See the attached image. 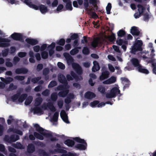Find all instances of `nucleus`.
Segmentation results:
<instances>
[{
	"mask_svg": "<svg viewBox=\"0 0 156 156\" xmlns=\"http://www.w3.org/2000/svg\"><path fill=\"white\" fill-rule=\"evenodd\" d=\"M41 99L40 98H37L36 99L34 104L35 107L33 109V111L34 113L40 115L42 114L43 113V109H50L52 112H54L55 111V109L53 106L52 103H48L47 107H45L44 106L41 108L40 106V105L41 102Z\"/></svg>",
	"mask_w": 156,
	"mask_h": 156,
	"instance_id": "f257e3e1",
	"label": "nucleus"
},
{
	"mask_svg": "<svg viewBox=\"0 0 156 156\" xmlns=\"http://www.w3.org/2000/svg\"><path fill=\"white\" fill-rule=\"evenodd\" d=\"M34 127L35 129L38 131L40 134L34 133V135L37 138L42 140L44 139V137H46L50 138L51 140H54L55 139H52L51 137L53 136L52 134L50 132L46 130H44L43 129L40 127L39 125L37 124L34 125Z\"/></svg>",
	"mask_w": 156,
	"mask_h": 156,
	"instance_id": "f03ea898",
	"label": "nucleus"
},
{
	"mask_svg": "<svg viewBox=\"0 0 156 156\" xmlns=\"http://www.w3.org/2000/svg\"><path fill=\"white\" fill-rule=\"evenodd\" d=\"M55 43L52 42L50 44L48 45L46 44H43L41 47L39 45H36L34 47L33 50L36 52H38L40 50L43 51L46 49L48 51L49 55L51 56L54 53V49L55 47Z\"/></svg>",
	"mask_w": 156,
	"mask_h": 156,
	"instance_id": "7ed1b4c3",
	"label": "nucleus"
},
{
	"mask_svg": "<svg viewBox=\"0 0 156 156\" xmlns=\"http://www.w3.org/2000/svg\"><path fill=\"white\" fill-rule=\"evenodd\" d=\"M63 55L66 59L67 64L69 65L72 64L73 68L75 70L77 73L79 74H81L82 73V70L80 66L77 64L73 63V60L68 53H65Z\"/></svg>",
	"mask_w": 156,
	"mask_h": 156,
	"instance_id": "20e7f679",
	"label": "nucleus"
},
{
	"mask_svg": "<svg viewBox=\"0 0 156 156\" xmlns=\"http://www.w3.org/2000/svg\"><path fill=\"white\" fill-rule=\"evenodd\" d=\"M119 88L117 84L113 85L109 91L106 94V97L108 98H114L117 95H120V91Z\"/></svg>",
	"mask_w": 156,
	"mask_h": 156,
	"instance_id": "39448f33",
	"label": "nucleus"
},
{
	"mask_svg": "<svg viewBox=\"0 0 156 156\" xmlns=\"http://www.w3.org/2000/svg\"><path fill=\"white\" fill-rule=\"evenodd\" d=\"M73 140L80 143L75 146V147L77 149L80 150H84L87 148V144L84 139L79 137H76L73 138Z\"/></svg>",
	"mask_w": 156,
	"mask_h": 156,
	"instance_id": "423d86ee",
	"label": "nucleus"
},
{
	"mask_svg": "<svg viewBox=\"0 0 156 156\" xmlns=\"http://www.w3.org/2000/svg\"><path fill=\"white\" fill-rule=\"evenodd\" d=\"M83 4L84 8L87 11H91L93 9L90 5L92 4L94 7V10L97 9V6L96 5L97 1L96 0H83Z\"/></svg>",
	"mask_w": 156,
	"mask_h": 156,
	"instance_id": "0eeeda50",
	"label": "nucleus"
},
{
	"mask_svg": "<svg viewBox=\"0 0 156 156\" xmlns=\"http://www.w3.org/2000/svg\"><path fill=\"white\" fill-rule=\"evenodd\" d=\"M142 41L140 40L138 38L136 39L133 44L131 49V52L132 53L134 54L136 51H141L142 50Z\"/></svg>",
	"mask_w": 156,
	"mask_h": 156,
	"instance_id": "6e6552de",
	"label": "nucleus"
},
{
	"mask_svg": "<svg viewBox=\"0 0 156 156\" xmlns=\"http://www.w3.org/2000/svg\"><path fill=\"white\" fill-rule=\"evenodd\" d=\"M57 148L53 151L52 153H61L62 154L61 156H75L76 155L74 153H71L69 152L67 153L66 150L62 149L61 148V146L59 144H57Z\"/></svg>",
	"mask_w": 156,
	"mask_h": 156,
	"instance_id": "1a4fd4ad",
	"label": "nucleus"
},
{
	"mask_svg": "<svg viewBox=\"0 0 156 156\" xmlns=\"http://www.w3.org/2000/svg\"><path fill=\"white\" fill-rule=\"evenodd\" d=\"M69 88L68 86L65 85L64 86H60L58 87V90H62V91L59 92L58 94V95L61 97H65L69 92V90L68 89Z\"/></svg>",
	"mask_w": 156,
	"mask_h": 156,
	"instance_id": "9d476101",
	"label": "nucleus"
},
{
	"mask_svg": "<svg viewBox=\"0 0 156 156\" xmlns=\"http://www.w3.org/2000/svg\"><path fill=\"white\" fill-rule=\"evenodd\" d=\"M27 96L26 94H23L20 95V94H18L13 95L12 98V100L14 101L17 102H22L24 100L25 97Z\"/></svg>",
	"mask_w": 156,
	"mask_h": 156,
	"instance_id": "9b49d317",
	"label": "nucleus"
},
{
	"mask_svg": "<svg viewBox=\"0 0 156 156\" xmlns=\"http://www.w3.org/2000/svg\"><path fill=\"white\" fill-rule=\"evenodd\" d=\"M144 59L146 60V61L148 62V63H151L152 65V66L153 68V73L156 74V59H152L151 60H149V58L146 57L145 56H143Z\"/></svg>",
	"mask_w": 156,
	"mask_h": 156,
	"instance_id": "f8f14e48",
	"label": "nucleus"
},
{
	"mask_svg": "<svg viewBox=\"0 0 156 156\" xmlns=\"http://www.w3.org/2000/svg\"><path fill=\"white\" fill-rule=\"evenodd\" d=\"M1 80L4 82L3 83L2 82H0V88L3 89L4 88L5 86V83L6 84H8L9 82H10L13 80L12 78L9 77L6 78L5 79L2 77H0Z\"/></svg>",
	"mask_w": 156,
	"mask_h": 156,
	"instance_id": "ddd939ff",
	"label": "nucleus"
},
{
	"mask_svg": "<svg viewBox=\"0 0 156 156\" xmlns=\"http://www.w3.org/2000/svg\"><path fill=\"white\" fill-rule=\"evenodd\" d=\"M67 80H71L75 79L76 80H78L82 79V77L80 76H76L74 73L72 72L70 74H68L66 76Z\"/></svg>",
	"mask_w": 156,
	"mask_h": 156,
	"instance_id": "4468645a",
	"label": "nucleus"
},
{
	"mask_svg": "<svg viewBox=\"0 0 156 156\" xmlns=\"http://www.w3.org/2000/svg\"><path fill=\"white\" fill-rule=\"evenodd\" d=\"M12 38L14 40L20 41L23 37L22 34L15 33L11 35Z\"/></svg>",
	"mask_w": 156,
	"mask_h": 156,
	"instance_id": "2eb2a0df",
	"label": "nucleus"
},
{
	"mask_svg": "<svg viewBox=\"0 0 156 156\" xmlns=\"http://www.w3.org/2000/svg\"><path fill=\"white\" fill-rule=\"evenodd\" d=\"M116 80V77L115 76H112L108 80L103 82L104 84H109L113 83L115 82Z\"/></svg>",
	"mask_w": 156,
	"mask_h": 156,
	"instance_id": "dca6fc26",
	"label": "nucleus"
},
{
	"mask_svg": "<svg viewBox=\"0 0 156 156\" xmlns=\"http://www.w3.org/2000/svg\"><path fill=\"white\" fill-rule=\"evenodd\" d=\"M60 116L62 120L66 123H69V121L68 120V116L65 112L62 110L60 113Z\"/></svg>",
	"mask_w": 156,
	"mask_h": 156,
	"instance_id": "f3484780",
	"label": "nucleus"
},
{
	"mask_svg": "<svg viewBox=\"0 0 156 156\" xmlns=\"http://www.w3.org/2000/svg\"><path fill=\"white\" fill-rule=\"evenodd\" d=\"M116 43L122 46V48L124 51H126V45L127 44L126 41H123L122 40L119 39L117 41Z\"/></svg>",
	"mask_w": 156,
	"mask_h": 156,
	"instance_id": "a211bd4d",
	"label": "nucleus"
},
{
	"mask_svg": "<svg viewBox=\"0 0 156 156\" xmlns=\"http://www.w3.org/2000/svg\"><path fill=\"white\" fill-rule=\"evenodd\" d=\"M25 41L27 43L32 45L37 44L38 42L37 40L30 38H27L26 39Z\"/></svg>",
	"mask_w": 156,
	"mask_h": 156,
	"instance_id": "6ab92c4d",
	"label": "nucleus"
},
{
	"mask_svg": "<svg viewBox=\"0 0 156 156\" xmlns=\"http://www.w3.org/2000/svg\"><path fill=\"white\" fill-rule=\"evenodd\" d=\"M9 40L8 39L0 38V47H6L8 44Z\"/></svg>",
	"mask_w": 156,
	"mask_h": 156,
	"instance_id": "aec40b11",
	"label": "nucleus"
},
{
	"mask_svg": "<svg viewBox=\"0 0 156 156\" xmlns=\"http://www.w3.org/2000/svg\"><path fill=\"white\" fill-rule=\"evenodd\" d=\"M95 94L93 92H87L84 95L85 98L88 99H91L95 97Z\"/></svg>",
	"mask_w": 156,
	"mask_h": 156,
	"instance_id": "412c9836",
	"label": "nucleus"
},
{
	"mask_svg": "<svg viewBox=\"0 0 156 156\" xmlns=\"http://www.w3.org/2000/svg\"><path fill=\"white\" fill-rule=\"evenodd\" d=\"M109 73L107 71H103L100 77V79L101 80H103L107 78L109 75Z\"/></svg>",
	"mask_w": 156,
	"mask_h": 156,
	"instance_id": "4be33fe9",
	"label": "nucleus"
},
{
	"mask_svg": "<svg viewBox=\"0 0 156 156\" xmlns=\"http://www.w3.org/2000/svg\"><path fill=\"white\" fill-rule=\"evenodd\" d=\"M64 2L66 3V8L69 10L71 11L72 10L73 7L72 5L71 2L70 0H63Z\"/></svg>",
	"mask_w": 156,
	"mask_h": 156,
	"instance_id": "5701e85b",
	"label": "nucleus"
},
{
	"mask_svg": "<svg viewBox=\"0 0 156 156\" xmlns=\"http://www.w3.org/2000/svg\"><path fill=\"white\" fill-rule=\"evenodd\" d=\"M101 43L102 41H101V39L99 38H97L94 39L91 45L93 47L95 48L97 46L98 44H101Z\"/></svg>",
	"mask_w": 156,
	"mask_h": 156,
	"instance_id": "b1692460",
	"label": "nucleus"
},
{
	"mask_svg": "<svg viewBox=\"0 0 156 156\" xmlns=\"http://www.w3.org/2000/svg\"><path fill=\"white\" fill-rule=\"evenodd\" d=\"M131 62L133 66L137 69L140 66L139 61L136 58H133L131 60Z\"/></svg>",
	"mask_w": 156,
	"mask_h": 156,
	"instance_id": "393cba45",
	"label": "nucleus"
},
{
	"mask_svg": "<svg viewBox=\"0 0 156 156\" xmlns=\"http://www.w3.org/2000/svg\"><path fill=\"white\" fill-rule=\"evenodd\" d=\"M58 112H55L53 117H50V121L52 122H56L58 120Z\"/></svg>",
	"mask_w": 156,
	"mask_h": 156,
	"instance_id": "a878e982",
	"label": "nucleus"
},
{
	"mask_svg": "<svg viewBox=\"0 0 156 156\" xmlns=\"http://www.w3.org/2000/svg\"><path fill=\"white\" fill-rule=\"evenodd\" d=\"M131 33L133 35H137L139 34V31L137 27H133L130 30Z\"/></svg>",
	"mask_w": 156,
	"mask_h": 156,
	"instance_id": "bb28decb",
	"label": "nucleus"
},
{
	"mask_svg": "<svg viewBox=\"0 0 156 156\" xmlns=\"http://www.w3.org/2000/svg\"><path fill=\"white\" fill-rule=\"evenodd\" d=\"M90 78L89 80V83L91 86L94 85L95 82H93V80L95 79L96 78V76L94 74H90Z\"/></svg>",
	"mask_w": 156,
	"mask_h": 156,
	"instance_id": "cd10ccee",
	"label": "nucleus"
},
{
	"mask_svg": "<svg viewBox=\"0 0 156 156\" xmlns=\"http://www.w3.org/2000/svg\"><path fill=\"white\" fill-rule=\"evenodd\" d=\"M94 66L92 68V70L93 72H96L99 70L100 67L98 63L96 61L93 62Z\"/></svg>",
	"mask_w": 156,
	"mask_h": 156,
	"instance_id": "c85d7f7f",
	"label": "nucleus"
},
{
	"mask_svg": "<svg viewBox=\"0 0 156 156\" xmlns=\"http://www.w3.org/2000/svg\"><path fill=\"white\" fill-rule=\"evenodd\" d=\"M137 69L138 71L140 72L146 74H148L149 73V71L147 69L144 68L141 65Z\"/></svg>",
	"mask_w": 156,
	"mask_h": 156,
	"instance_id": "c756f323",
	"label": "nucleus"
},
{
	"mask_svg": "<svg viewBox=\"0 0 156 156\" xmlns=\"http://www.w3.org/2000/svg\"><path fill=\"white\" fill-rule=\"evenodd\" d=\"M19 139V136L18 135H16L14 136H12L10 140H7V136H6L5 137V140L9 142H14L15 141Z\"/></svg>",
	"mask_w": 156,
	"mask_h": 156,
	"instance_id": "7c9ffc66",
	"label": "nucleus"
},
{
	"mask_svg": "<svg viewBox=\"0 0 156 156\" xmlns=\"http://www.w3.org/2000/svg\"><path fill=\"white\" fill-rule=\"evenodd\" d=\"M121 80L124 87H126L129 86V82L127 79L125 78H121Z\"/></svg>",
	"mask_w": 156,
	"mask_h": 156,
	"instance_id": "2f4dec72",
	"label": "nucleus"
},
{
	"mask_svg": "<svg viewBox=\"0 0 156 156\" xmlns=\"http://www.w3.org/2000/svg\"><path fill=\"white\" fill-rule=\"evenodd\" d=\"M47 48L46 50L41 51V57L43 59L47 58L48 57V51L47 50Z\"/></svg>",
	"mask_w": 156,
	"mask_h": 156,
	"instance_id": "473e14b6",
	"label": "nucleus"
},
{
	"mask_svg": "<svg viewBox=\"0 0 156 156\" xmlns=\"http://www.w3.org/2000/svg\"><path fill=\"white\" fill-rule=\"evenodd\" d=\"M64 143L69 147H72L74 145V141L69 139L66 140L65 141Z\"/></svg>",
	"mask_w": 156,
	"mask_h": 156,
	"instance_id": "72a5a7b5",
	"label": "nucleus"
},
{
	"mask_svg": "<svg viewBox=\"0 0 156 156\" xmlns=\"http://www.w3.org/2000/svg\"><path fill=\"white\" fill-rule=\"evenodd\" d=\"M8 132H13V133H15L20 135H22V132L18 130V129H14L12 128H10L8 129Z\"/></svg>",
	"mask_w": 156,
	"mask_h": 156,
	"instance_id": "f704fd0d",
	"label": "nucleus"
},
{
	"mask_svg": "<svg viewBox=\"0 0 156 156\" xmlns=\"http://www.w3.org/2000/svg\"><path fill=\"white\" fill-rule=\"evenodd\" d=\"M58 80L60 82L65 83L66 79L65 77L62 74H60L58 77Z\"/></svg>",
	"mask_w": 156,
	"mask_h": 156,
	"instance_id": "c9c22d12",
	"label": "nucleus"
},
{
	"mask_svg": "<svg viewBox=\"0 0 156 156\" xmlns=\"http://www.w3.org/2000/svg\"><path fill=\"white\" fill-rule=\"evenodd\" d=\"M148 48H150V50L151 51L152 56H154L155 54L154 53L155 52V51L154 49L152 43H149L148 44Z\"/></svg>",
	"mask_w": 156,
	"mask_h": 156,
	"instance_id": "e433bc0d",
	"label": "nucleus"
},
{
	"mask_svg": "<svg viewBox=\"0 0 156 156\" xmlns=\"http://www.w3.org/2000/svg\"><path fill=\"white\" fill-rule=\"evenodd\" d=\"M80 47H78L72 49L70 51V54L72 55H74L77 54L78 52V49H80Z\"/></svg>",
	"mask_w": 156,
	"mask_h": 156,
	"instance_id": "4c0bfd02",
	"label": "nucleus"
},
{
	"mask_svg": "<svg viewBox=\"0 0 156 156\" xmlns=\"http://www.w3.org/2000/svg\"><path fill=\"white\" fill-rule=\"evenodd\" d=\"M27 72V70L26 69H17L16 70V73L17 74L25 73Z\"/></svg>",
	"mask_w": 156,
	"mask_h": 156,
	"instance_id": "58836bf2",
	"label": "nucleus"
},
{
	"mask_svg": "<svg viewBox=\"0 0 156 156\" xmlns=\"http://www.w3.org/2000/svg\"><path fill=\"white\" fill-rule=\"evenodd\" d=\"M98 104V101H94L92 102H91L90 104V105L92 108L97 107V105Z\"/></svg>",
	"mask_w": 156,
	"mask_h": 156,
	"instance_id": "ea45409f",
	"label": "nucleus"
},
{
	"mask_svg": "<svg viewBox=\"0 0 156 156\" xmlns=\"http://www.w3.org/2000/svg\"><path fill=\"white\" fill-rule=\"evenodd\" d=\"M34 150V147L32 144H29L28 147V151L30 153L33 152Z\"/></svg>",
	"mask_w": 156,
	"mask_h": 156,
	"instance_id": "a19ab883",
	"label": "nucleus"
},
{
	"mask_svg": "<svg viewBox=\"0 0 156 156\" xmlns=\"http://www.w3.org/2000/svg\"><path fill=\"white\" fill-rule=\"evenodd\" d=\"M33 99V98L32 97H28L26 100L25 101V104L26 105H28L30 104L31 102Z\"/></svg>",
	"mask_w": 156,
	"mask_h": 156,
	"instance_id": "79ce46f5",
	"label": "nucleus"
},
{
	"mask_svg": "<svg viewBox=\"0 0 156 156\" xmlns=\"http://www.w3.org/2000/svg\"><path fill=\"white\" fill-rule=\"evenodd\" d=\"M56 43L61 46H63L65 43V40L63 39H61L58 41H57Z\"/></svg>",
	"mask_w": 156,
	"mask_h": 156,
	"instance_id": "37998d69",
	"label": "nucleus"
},
{
	"mask_svg": "<svg viewBox=\"0 0 156 156\" xmlns=\"http://www.w3.org/2000/svg\"><path fill=\"white\" fill-rule=\"evenodd\" d=\"M98 90L102 94H104L105 91V87L102 86H99L98 88Z\"/></svg>",
	"mask_w": 156,
	"mask_h": 156,
	"instance_id": "c03bdc74",
	"label": "nucleus"
},
{
	"mask_svg": "<svg viewBox=\"0 0 156 156\" xmlns=\"http://www.w3.org/2000/svg\"><path fill=\"white\" fill-rule=\"evenodd\" d=\"M63 5L62 4H59L57 7L55 12L59 13L61 12L62 9H63Z\"/></svg>",
	"mask_w": 156,
	"mask_h": 156,
	"instance_id": "a18cd8bd",
	"label": "nucleus"
},
{
	"mask_svg": "<svg viewBox=\"0 0 156 156\" xmlns=\"http://www.w3.org/2000/svg\"><path fill=\"white\" fill-rule=\"evenodd\" d=\"M138 10L140 14L142 13L144 10V8L141 5H137Z\"/></svg>",
	"mask_w": 156,
	"mask_h": 156,
	"instance_id": "49530a36",
	"label": "nucleus"
},
{
	"mask_svg": "<svg viewBox=\"0 0 156 156\" xmlns=\"http://www.w3.org/2000/svg\"><path fill=\"white\" fill-rule=\"evenodd\" d=\"M112 8L111 5L110 3H108L106 8V12L107 14H110V11Z\"/></svg>",
	"mask_w": 156,
	"mask_h": 156,
	"instance_id": "de8ad7c7",
	"label": "nucleus"
},
{
	"mask_svg": "<svg viewBox=\"0 0 156 156\" xmlns=\"http://www.w3.org/2000/svg\"><path fill=\"white\" fill-rule=\"evenodd\" d=\"M57 94L55 93L52 94L51 95V99L53 101H55L57 99Z\"/></svg>",
	"mask_w": 156,
	"mask_h": 156,
	"instance_id": "09e8293b",
	"label": "nucleus"
},
{
	"mask_svg": "<svg viewBox=\"0 0 156 156\" xmlns=\"http://www.w3.org/2000/svg\"><path fill=\"white\" fill-rule=\"evenodd\" d=\"M108 38L110 41H113L115 39V34H112L111 35L108 37Z\"/></svg>",
	"mask_w": 156,
	"mask_h": 156,
	"instance_id": "8fccbe9b",
	"label": "nucleus"
},
{
	"mask_svg": "<svg viewBox=\"0 0 156 156\" xmlns=\"http://www.w3.org/2000/svg\"><path fill=\"white\" fill-rule=\"evenodd\" d=\"M57 65L58 67L61 69H64L65 68V65L61 62H58L57 64Z\"/></svg>",
	"mask_w": 156,
	"mask_h": 156,
	"instance_id": "3c124183",
	"label": "nucleus"
},
{
	"mask_svg": "<svg viewBox=\"0 0 156 156\" xmlns=\"http://www.w3.org/2000/svg\"><path fill=\"white\" fill-rule=\"evenodd\" d=\"M82 52L83 54L87 55L89 53V51L87 48V47H85L83 48Z\"/></svg>",
	"mask_w": 156,
	"mask_h": 156,
	"instance_id": "603ef678",
	"label": "nucleus"
},
{
	"mask_svg": "<svg viewBox=\"0 0 156 156\" xmlns=\"http://www.w3.org/2000/svg\"><path fill=\"white\" fill-rule=\"evenodd\" d=\"M108 67L109 70L111 72H113L114 71L115 68L111 64L108 65Z\"/></svg>",
	"mask_w": 156,
	"mask_h": 156,
	"instance_id": "864d4df0",
	"label": "nucleus"
},
{
	"mask_svg": "<svg viewBox=\"0 0 156 156\" xmlns=\"http://www.w3.org/2000/svg\"><path fill=\"white\" fill-rule=\"evenodd\" d=\"M14 147L19 149H22L23 148V147L20 143H17L14 145Z\"/></svg>",
	"mask_w": 156,
	"mask_h": 156,
	"instance_id": "5fc2aeb1",
	"label": "nucleus"
},
{
	"mask_svg": "<svg viewBox=\"0 0 156 156\" xmlns=\"http://www.w3.org/2000/svg\"><path fill=\"white\" fill-rule=\"evenodd\" d=\"M70 37L72 40H75L78 37V35L75 34H71L70 36Z\"/></svg>",
	"mask_w": 156,
	"mask_h": 156,
	"instance_id": "6e6d98bb",
	"label": "nucleus"
},
{
	"mask_svg": "<svg viewBox=\"0 0 156 156\" xmlns=\"http://www.w3.org/2000/svg\"><path fill=\"white\" fill-rule=\"evenodd\" d=\"M106 105V103L104 102H101V103H99L98 101V105H97L98 108H102L104 106Z\"/></svg>",
	"mask_w": 156,
	"mask_h": 156,
	"instance_id": "4d7b16f0",
	"label": "nucleus"
},
{
	"mask_svg": "<svg viewBox=\"0 0 156 156\" xmlns=\"http://www.w3.org/2000/svg\"><path fill=\"white\" fill-rule=\"evenodd\" d=\"M56 85V83L55 81H51L50 82L48 85L49 87H53Z\"/></svg>",
	"mask_w": 156,
	"mask_h": 156,
	"instance_id": "13d9d810",
	"label": "nucleus"
},
{
	"mask_svg": "<svg viewBox=\"0 0 156 156\" xmlns=\"http://www.w3.org/2000/svg\"><path fill=\"white\" fill-rule=\"evenodd\" d=\"M58 1L57 0H55L51 4V6L54 7H56L58 4Z\"/></svg>",
	"mask_w": 156,
	"mask_h": 156,
	"instance_id": "bf43d9fd",
	"label": "nucleus"
},
{
	"mask_svg": "<svg viewBox=\"0 0 156 156\" xmlns=\"http://www.w3.org/2000/svg\"><path fill=\"white\" fill-rule=\"evenodd\" d=\"M125 34V32L124 31L120 30L118 33V35L119 37L123 36Z\"/></svg>",
	"mask_w": 156,
	"mask_h": 156,
	"instance_id": "052dcab7",
	"label": "nucleus"
},
{
	"mask_svg": "<svg viewBox=\"0 0 156 156\" xmlns=\"http://www.w3.org/2000/svg\"><path fill=\"white\" fill-rule=\"evenodd\" d=\"M108 59L112 61H115L116 60L115 58L112 55H108Z\"/></svg>",
	"mask_w": 156,
	"mask_h": 156,
	"instance_id": "680f3d73",
	"label": "nucleus"
},
{
	"mask_svg": "<svg viewBox=\"0 0 156 156\" xmlns=\"http://www.w3.org/2000/svg\"><path fill=\"white\" fill-rule=\"evenodd\" d=\"M26 54H27L25 52H20L19 53L18 55H19V57H20L21 58H22V57H23L25 56L26 55Z\"/></svg>",
	"mask_w": 156,
	"mask_h": 156,
	"instance_id": "e2e57ef3",
	"label": "nucleus"
},
{
	"mask_svg": "<svg viewBox=\"0 0 156 156\" xmlns=\"http://www.w3.org/2000/svg\"><path fill=\"white\" fill-rule=\"evenodd\" d=\"M113 48L115 51L118 52H120V51L119 48L117 46L113 45Z\"/></svg>",
	"mask_w": 156,
	"mask_h": 156,
	"instance_id": "0e129e2a",
	"label": "nucleus"
},
{
	"mask_svg": "<svg viewBox=\"0 0 156 156\" xmlns=\"http://www.w3.org/2000/svg\"><path fill=\"white\" fill-rule=\"evenodd\" d=\"M65 48L66 50H68L71 48V46L70 44H67L65 45Z\"/></svg>",
	"mask_w": 156,
	"mask_h": 156,
	"instance_id": "69168bd1",
	"label": "nucleus"
},
{
	"mask_svg": "<svg viewBox=\"0 0 156 156\" xmlns=\"http://www.w3.org/2000/svg\"><path fill=\"white\" fill-rule=\"evenodd\" d=\"M71 101V100L70 99L69 97H68L66 98L65 100V103L66 104H68Z\"/></svg>",
	"mask_w": 156,
	"mask_h": 156,
	"instance_id": "338daca9",
	"label": "nucleus"
},
{
	"mask_svg": "<svg viewBox=\"0 0 156 156\" xmlns=\"http://www.w3.org/2000/svg\"><path fill=\"white\" fill-rule=\"evenodd\" d=\"M150 17V16L148 14H144V20L147 21Z\"/></svg>",
	"mask_w": 156,
	"mask_h": 156,
	"instance_id": "774afa93",
	"label": "nucleus"
}]
</instances>
